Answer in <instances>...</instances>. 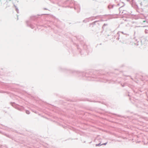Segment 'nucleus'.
<instances>
[{
  "instance_id": "3",
  "label": "nucleus",
  "mask_w": 148,
  "mask_h": 148,
  "mask_svg": "<svg viewBox=\"0 0 148 148\" xmlns=\"http://www.w3.org/2000/svg\"><path fill=\"white\" fill-rule=\"evenodd\" d=\"M28 113V112H27V113Z\"/></svg>"
},
{
  "instance_id": "2",
  "label": "nucleus",
  "mask_w": 148,
  "mask_h": 148,
  "mask_svg": "<svg viewBox=\"0 0 148 148\" xmlns=\"http://www.w3.org/2000/svg\"><path fill=\"white\" fill-rule=\"evenodd\" d=\"M28 113V112H27V113Z\"/></svg>"
},
{
  "instance_id": "1",
  "label": "nucleus",
  "mask_w": 148,
  "mask_h": 148,
  "mask_svg": "<svg viewBox=\"0 0 148 148\" xmlns=\"http://www.w3.org/2000/svg\"><path fill=\"white\" fill-rule=\"evenodd\" d=\"M145 22V21H143V22Z\"/></svg>"
}]
</instances>
